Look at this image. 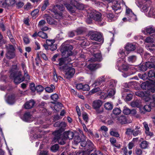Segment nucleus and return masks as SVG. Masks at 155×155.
Instances as JSON below:
<instances>
[{
	"instance_id": "nucleus-5",
	"label": "nucleus",
	"mask_w": 155,
	"mask_h": 155,
	"mask_svg": "<svg viewBox=\"0 0 155 155\" xmlns=\"http://www.w3.org/2000/svg\"><path fill=\"white\" fill-rule=\"evenodd\" d=\"M7 50L6 57L8 59H11L14 58L15 56V48L13 45H6Z\"/></svg>"
},
{
	"instance_id": "nucleus-26",
	"label": "nucleus",
	"mask_w": 155,
	"mask_h": 155,
	"mask_svg": "<svg viewBox=\"0 0 155 155\" xmlns=\"http://www.w3.org/2000/svg\"><path fill=\"white\" fill-rule=\"evenodd\" d=\"M15 98L14 95H9L6 99V101L8 104H13L15 101Z\"/></svg>"
},
{
	"instance_id": "nucleus-31",
	"label": "nucleus",
	"mask_w": 155,
	"mask_h": 155,
	"mask_svg": "<svg viewBox=\"0 0 155 155\" xmlns=\"http://www.w3.org/2000/svg\"><path fill=\"white\" fill-rule=\"evenodd\" d=\"M117 81L114 80H111L109 81V87L110 88L115 89Z\"/></svg>"
},
{
	"instance_id": "nucleus-43",
	"label": "nucleus",
	"mask_w": 155,
	"mask_h": 155,
	"mask_svg": "<svg viewBox=\"0 0 155 155\" xmlns=\"http://www.w3.org/2000/svg\"><path fill=\"white\" fill-rule=\"evenodd\" d=\"M59 148V146L58 144H55L53 145L51 147V150L53 152H56Z\"/></svg>"
},
{
	"instance_id": "nucleus-20",
	"label": "nucleus",
	"mask_w": 155,
	"mask_h": 155,
	"mask_svg": "<svg viewBox=\"0 0 155 155\" xmlns=\"http://www.w3.org/2000/svg\"><path fill=\"white\" fill-rule=\"evenodd\" d=\"M101 65L100 64H90L87 66V68L91 71H94L101 68Z\"/></svg>"
},
{
	"instance_id": "nucleus-64",
	"label": "nucleus",
	"mask_w": 155,
	"mask_h": 155,
	"mask_svg": "<svg viewBox=\"0 0 155 155\" xmlns=\"http://www.w3.org/2000/svg\"><path fill=\"white\" fill-rule=\"evenodd\" d=\"M134 146V143L133 141H131L130 142L128 145V147L129 149H131Z\"/></svg>"
},
{
	"instance_id": "nucleus-19",
	"label": "nucleus",
	"mask_w": 155,
	"mask_h": 155,
	"mask_svg": "<svg viewBox=\"0 0 155 155\" xmlns=\"http://www.w3.org/2000/svg\"><path fill=\"white\" fill-rule=\"evenodd\" d=\"M21 66L22 70L24 72V77L27 79H29L30 76L26 70V67L25 64L24 62L21 63Z\"/></svg>"
},
{
	"instance_id": "nucleus-8",
	"label": "nucleus",
	"mask_w": 155,
	"mask_h": 155,
	"mask_svg": "<svg viewBox=\"0 0 155 155\" xmlns=\"http://www.w3.org/2000/svg\"><path fill=\"white\" fill-rule=\"evenodd\" d=\"M101 14L98 12L93 11L89 14V16L92 18L95 21L98 22H101L102 21V18L101 17Z\"/></svg>"
},
{
	"instance_id": "nucleus-48",
	"label": "nucleus",
	"mask_w": 155,
	"mask_h": 155,
	"mask_svg": "<svg viewBox=\"0 0 155 155\" xmlns=\"http://www.w3.org/2000/svg\"><path fill=\"white\" fill-rule=\"evenodd\" d=\"M46 16L45 17H46V20L48 23L49 24H52L54 23L53 20L51 18L47 15H46Z\"/></svg>"
},
{
	"instance_id": "nucleus-38",
	"label": "nucleus",
	"mask_w": 155,
	"mask_h": 155,
	"mask_svg": "<svg viewBox=\"0 0 155 155\" xmlns=\"http://www.w3.org/2000/svg\"><path fill=\"white\" fill-rule=\"evenodd\" d=\"M121 111L120 109L117 107H116L113 110V113L115 115H118L121 113Z\"/></svg>"
},
{
	"instance_id": "nucleus-17",
	"label": "nucleus",
	"mask_w": 155,
	"mask_h": 155,
	"mask_svg": "<svg viewBox=\"0 0 155 155\" xmlns=\"http://www.w3.org/2000/svg\"><path fill=\"white\" fill-rule=\"evenodd\" d=\"M151 61H148L146 62L145 64L147 68H151L155 67L153 63H155V58L152 57L150 59Z\"/></svg>"
},
{
	"instance_id": "nucleus-36",
	"label": "nucleus",
	"mask_w": 155,
	"mask_h": 155,
	"mask_svg": "<svg viewBox=\"0 0 155 155\" xmlns=\"http://www.w3.org/2000/svg\"><path fill=\"white\" fill-rule=\"evenodd\" d=\"M104 107L107 110H111L113 108L112 104L108 102L105 103Z\"/></svg>"
},
{
	"instance_id": "nucleus-52",
	"label": "nucleus",
	"mask_w": 155,
	"mask_h": 155,
	"mask_svg": "<svg viewBox=\"0 0 155 155\" xmlns=\"http://www.w3.org/2000/svg\"><path fill=\"white\" fill-rule=\"evenodd\" d=\"M51 99L54 101H56L58 99V96L57 94H55L52 95L51 96Z\"/></svg>"
},
{
	"instance_id": "nucleus-45",
	"label": "nucleus",
	"mask_w": 155,
	"mask_h": 155,
	"mask_svg": "<svg viewBox=\"0 0 155 155\" xmlns=\"http://www.w3.org/2000/svg\"><path fill=\"white\" fill-rule=\"evenodd\" d=\"M108 93V96L111 97L114 95L115 93V89L110 88Z\"/></svg>"
},
{
	"instance_id": "nucleus-53",
	"label": "nucleus",
	"mask_w": 155,
	"mask_h": 155,
	"mask_svg": "<svg viewBox=\"0 0 155 155\" xmlns=\"http://www.w3.org/2000/svg\"><path fill=\"white\" fill-rule=\"evenodd\" d=\"M147 69V68L146 65L145 64L144 65H140L139 67V70L142 71H146Z\"/></svg>"
},
{
	"instance_id": "nucleus-62",
	"label": "nucleus",
	"mask_w": 155,
	"mask_h": 155,
	"mask_svg": "<svg viewBox=\"0 0 155 155\" xmlns=\"http://www.w3.org/2000/svg\"><path fill=\"white\" fill-rule=\"evenodd\" d=\"M24 5V3L21 2H18L16 4L17 8H21Z\"/></svg>"
},
{
	"instance_id": "nucleus-16",
	"label": "nucleus",
	"mask_w": 155,
	"mask_h": 155,
	"mask_svg": "<svg viewBox=\"0 0 155 155\" xmlns=\"http://www.w3.org/2000/svg\"><path fill=\"white\" fill-rule=\"evenodd\" d=\"M64 136V139L67 140L68 139L71 140L73 139L74 136V133L71 131H68L64 132L63 134Z\"/></svg>"
},
{
	"instance_id": "nucleus-46",
	"label": "nucleus",
	"mask_w": 155,
	"mask_h": 155,
	"mask_svg": "<svg viewBox=\"0 0 155 155\" xmlns=\"http://www.w3.org/2000/svg\"><path fill=\"white\" fill-rule=\"evenodd\" d=\"M136 60V57L135 55H131L128 57V60L129 62H133Z\"/></svg>"
},
{
	"instance_id": "nucleus-51",
	"label": "nucleus",
	"mask_w": 155,
	"mask_h": 155,
	"mask_svg": "<svg viewBox=\"0 0 155 155\" xmlns=\"http://www.w3.org/2000/svg\"><path fill=\"white\" fill-rule=\"evenodd\" d=\"M59 78H61V77L59 76L58 77V76L56 73L55 71H54L53 73V79L54 81L56 82L58 80V79Z\"/></svg>"
},
{
	"instance_id": "nucleus-50",
	"label": "nucleus",
	"mask_w": 155,
	"mask_h": 155,
	"mask_svg": "<svg viewBox=\"0 0 155 155\" xmlns=\"http://www.w3.org/2000/svg\"><path fill=\"white\" fill-rule=\"evenodd\" d=\"M131 105L133 107H138L139 105V101L138 100L134 101L131 103Z\"/></svg>"
},
{
	"instance_id": "nucleus-18",
	"label": "nucleus",
	"mask_w": 155,
	"mask_h": 155,
	"mask_svg": "<svg viewBox=\"0 0 155 155\" xmlns=\"http://www.w3.org/2000/svg\"><path fill=\"white\" fill-rule=\"evenodd\" d=\"M31 118L32 116L30 114V113L26 112L24 114L22 119L25 121L29 122L32 121Z\"/></svg>"
},
{
	"instance_id": "nucleus-55",
	"label": "nucleus",
	"mask_w": 155,
	"mask_h": 155,
	"mask_svg": "<svg viewBox=\"0 0 155 155\" xmlns=\"http://www.w3.org/2000/svg\"><path fill=\"white\" fill-rule=\"evenodd\" d=\"M83 118L84 120L85 121L86 123H87L88 122V117L87 114L84 113L82 115Z\"/></svg>"
},
{
	"instance_id": "nucleus-14",
	"label": "nucleus",
	"mask_w": 155,
	"mask_h": 155,
	"mask_svg": "<svg viewBox=\"0 0 155 155\" xmlns=\"http://www.w3.org/2000/svg\"><path fill=\"white\" fill-rule=\"evenodd\" d=\"M58 61H59V63L58 65L59 66H61L64 64H66L68 63L71 61V59L69 57H66L59 58Z\"/></svg>"
},
{
	"instance_id": "nucleus-59",
	"label": "nucleus",
	"mask_w": 155,
	"mask_h": 155,
	"mask_svg": "<svg viewBox=\"0 0 155 155\" xmlns=\"http://www.w3.org/2000/svg\"><path fill=\"white\" fill-rule=\"evenodd\" d=\"M132 97L133 95L132 94H127L126 97V99L127 101H130L132 99Z\"/></svg>"
},
{
	"instance_id": "nucleus-15",
	"label": "nucleus",
	"mask_w": 155,
	"mask_h": 155,
	"mask_svg": "<svg viewBox=\"0 0 155 155\" xmlns=\"http://www.w3.org/2000/svg\"><path fill=\"white\" fill-rule=\"evenodd\" d=\"M102 60V56L100 52H99L94 54L93 57L91 59V61L92 62L96 61H100Z\"/></svg>"
},
{
	"instance_id": "nucleus-60",
	"label": "nucleus",
	"mask_w": 155,
	"mask_h": 155,
	"mask_svg": "<svg viewBox=\"0 0 155 155\" xmlns=\"http://www.w3.org/2000/svg\"><path fill=\"white\" fill-rule=\"evenodd\" d=\"M83 87L82 88V90L84 91H88L90 89L89 86L87 84L84 85L83 84Z\"/></svg>"
},
{
	"instance_id": "nucleus-3",
	"label": "nucleus",
	"mask_w": 155,
	"mask_h": 155,
	"mask_svg": "<svg viewBox=\"0 0 155 155\" xmlns=\"http://www.w3.org/2000/svg\"><path fill=\"white\" fill-rule=\"evenodd\" d=\"M61 131L60 130H58L53 132L52 134L55 136L54 140L55 142L57 141L61 145H64L65 143L66 139H64V136H62L61 137Z\"/></svg>"
},
{
	"instance_id": "nucleus-49",
	"label": "nucleus",
	"mask_w": 155,
	"mask_h": 155,
	"mask_svg": "<svg viewBox=\"0 0 155 155\" xmlns=\"http://www.w3.org/2000/svg\"><path fill=\"white\" fill-rule=\"evenodd\" d=\"M44 89V87L41 85H38L36 87V91L37 92H41Z\"/></svg>"
},
{
	"instance_id": "nucleus-34",
	"label": "nucleus",
	"mask_w": 155,
	"mask_h": 155,
	"mask_svg": "<svg viewBox=\"0 0 155 155\" xmlns=\"http://www.w3.org/2000/svg\"><path fill=\"white\" fill-rule=\"evenodd\" d=\"M128 20L130 21H136L137 20L136 16L133 13L130 15V17H127Z\"/></svg>"
},
{
	"instance_id": "nucleus-56",
	"label": "nucleus",
	"mask_w": 155,
	"mask_h": 155,
	"mask_svg": "<svg viewBox=\"0 0 155 155\" xmlns=\"http://www.w3.org/2000/svg\"><path fill=\"white\" fill-rule=\"evenodd\" d=\"M39 12V10L38 9H36L33 11L31 13L32 16H36Z\"/></svg>"
},
{
	"instance_id": "nucleus-40",
	"label": "nucleus",
	"mask_w": 155,
	"mask_h": 155,
	"mask_svg": "<svg viewBox=\"0 0 155 155\" xmlns=\"http://www.w3.org/2000/svg\"><path fill=\"white\" fill-rule=\"evenodd\" d=\"M67 125L66 123L64 122H60V129L59 130H60L62 132L64 130L65 127H66Z\"/></svg>"
},
{
	"instance_id": "nucleus-47",
	"label": "nucleus",
	"mask_w": 155,
	"mask_h": 155,
	"mask_svg": "<svg viewBox=\"0 0 155 155\" xmlns=\"http://www.w3.org/2000/svg\"><path fill=\"white\" fill-rule=\"evenodd\" d=\"M49 5V3L48 1L47 0L45 1L44 2V4L41 7V10H45Z\"/></svg>"
},
{
	"instance_id": "nucleus-39",
	"label": "nucleus",
	"mask_w": 155,
	"mask_h": 155,
	"mask_svg": "<svg viewBox=\"0 0 155 155\" xmlns=\"http://www.w3.org/2000/svg\"><path fill=\"white\" fill-rule=\"evenodd\" d=\"M64 5L69 11L71 12L72 13H74L75 12L74 9L70 4L66 3L64 4Z\"/></svg>"
},
{
	"instance_id": "nucleus-9",
	"label": "nucleus",
	"mask_w": 155,
	"mask_h": 155,
	"mask_svg": "<svg viewBox=\"0 0 155 155\" xmlns=\"http://www.w3.org/2000/svg\"><path fill=\"white\" fill-rule=\"evenodd\" d=\"M102 101L99 100H96L94 101L92 104L93 107L96 110L97 112L99 114L103 112V110H99V108L102 105Z\"/></svg>"
},
{
	"instance_id": "nucleus-44",
	"label": "nucleus",
	"mask_w": 155,
	"mask_h": 155,
	"mask_svg": "<svg viewBox=\"0 0 155 155\" xmlns=\"http://www.w3.org/2000/svg\"><path fill=\"white\" fill-rule=\"evenodd\" d=\"M123 112L125 114L128 115L130 113L131 111L127 107L125 106L124 107Z\"/></svg>"
},
{
	"instance_id": "nucleus-25",
	"label": "nucleus",
	"mask_w": 155,
	"mask_h": 155,
	"mask_svg": "<svg viewBox=\"0 0 155 155\" xmlns=\"http://www.w3.org/2000/svg\"><path fill=\"white\" fill-rule=\"evenodd\" d=\"M144 128L145 129V134L147 135L152 136H153V134L152 133H151L149 131V128L148 126V125L147 123L144 122L143 123Z\"/></svg>"
},
{
	"instance_id": "nucleus-1",
	"label": "nucleus",
	"mask_w": 155,
	"mask_h": 155,
	"mask_svg": "<svg viewBox=\"0 0 155 155\" xmlns=\"http://www.w3.org/2000/svg\"><path fill=\"white\" fill-rule=\"evenodd\" d=\"M11 78L14 79V82L16 84H18L24 81L25 78L21 76V72L19 71L12 72L10 76Z\"/></svg>"
},
{
	"instance_id": "nucleus-13",
	"label": "nucleus",
	"mask_w": 155,
	"mask_h": 155,
	"mask_svg": "<svg viewBox=\"0 0 155 155\" xmlns=\"http://www.w3.org/2000/svg\"><path fill=\"white\" fill-rule=\"evenodd\" d=\"M104 13V15L107 18L109 21H112L115 20V16L110 11L107 10Z\"/></svg>"
},
{
	"instance_id": "nucleus-54",
	"label": "nucleus",
	"mask_w": 155,
	"mask_h": 155,
	"mask_svg": "<svg viewBox=\"0 0 155 155\" xmlns=\"http://www.w3.org/2000/svg\"><path fill=\"white\" fill-rule=\"evenodd\" d=\"M135 94L138 96L143 97L145 96V94L144 92L142 91H138L135 92Z\"/></svg>"
},
{
	"instance_id": "nucleus-32",
	"label": "nucleus",
	"mask_w": 155,
	"mask_h": 155,
	"mask_svg": "<svg viewBox=\"0 0 155 155\" xmlns=\"http://www.w3.org/2000/svg\"><path fill=\"white\" fill-rule=\"evenodd\" d=\"M139 128L138 126H136L135 130H133V135L134 136H136L141 134V131L139 129Z\"/></svg>"
},
{
	"instance_id": "nucleus-29",
	"label": "nucleus",
	"mask_w": 155,
	"mask_h": 155,
	"mask_svg": "<svg viewBox=\"0 0 155 155\" xmlns=\"http://www.w3.org/2000/svg\"><path fill=\"white\" fill-rule=\"evenodd\" d=\"M15 3V0H5L4 3L2 5L5 7L12 5Z\"/></svg>"
},
{
	"instance_id": "nucleus-24",
	"label": "nucleus",
	"mask_w": 155,
	"mask_h": 155,
	"mask_svg": "<svg viewBox=\"0 0 155 155\" xmlns=\"http://www.w3.org/2000/svg\"><path fill=\"white\" fill-rule=\"evenodd\" d=\"M148 75L150 80L153 82L155 81V72L154 70H150L148 73Z\"/></svg>"
},
{
	"instance_id": "nucleus-37",
	"label": "nucleus",
	"mask_w": 155,
	"mask_h": 155,
	"mask_svg": "<svg viewBox=\"0 0 155 155\" xmlns=\"http://www.w3.org/2000/svg\"><path fill=\"white\" fill-rule=\"evenodd\" d=\"M148 143L146 141H143L140 143V147L143 149L147 148L148 146Z\"/></svg>"
},
{
	"instance_id": "nucleus-42",
	"label": "nucleus",
	"mask_w": 155,
	"mask_h": 155,
	"mask_svg": "<svg viewBox=\"0 0 155 155\" xmlns=\"http://www.w3.org/2000/svg\"><path fill=\"white\" fill-rule=\"evenodd\" d=\"M155 35H153L152 37L153 38H151L150 37H147L145 40V42L147 43H153L154 41V38Z\"/></svg>"
},
{
	"instance_id": "nucleus-61",
	"label": "nucleus",
	"mask_w": 155,
	"mask_h": 155,
	"mask_svg": "<svg viewBox=\"0 0 155 155\" xmlns=\"http://www.w3.org/2000/svg\"><path fill=\"white\" fill-rule=\"evenodd\" d=\"M56 7L61 11H63L64 9V7L62 5H56Z\"/></svg>"
},
{
	"instance_id": "nucleus-23",
	"label": "nucleus",
	"mask_w": 155,
	"mask_h": 155,
	"mask_svg": "<svg viewBox=\"0 0 155 155\" xmlns=\"http://www.w3.org/2000/svg\"><path fill=\"white\" fill-rule=\"evenodd\" d=\"M35 104L34 101L32 100L27 101L25 105V107L26 109H29L32 108Z\"/></svg>"
},
{
	"instance_id": "nucleus-63",
	"label": "nucleus",
	"mask_w": 155,
	"mask_h": 155,
	"mask_svg": "<svg viewBox=\"0 0 155 155\" xmlns=\"http://www.w3.org/2000/svg\"><path fill=\"white\" fill-rule=\"evenodd\" d=\"M155 45L153 44L152 45L151 48H150V46H148L147 47V49L149 50L150 52L153 53H154L155 51V49L152 48Z\"/></svg>"
},
{
	"instance_id": "nucleus-11",
	"label": "nucleus",
	"mask_w": 155,
	"mask_h": 155,
	"mask_svg": "<svg viewBox=\"0 0 155 155\" xmlns=\"http://www.w3.org/2000/svg\"><path fill=\"white\" fill-rule=\"evenodd\" d=\"M142 31L145 35L150 34L154 33L155 28L153 26H148L142 29Z\"/></svg>"
},
{
	"instance_id": "nucleus-41",
	"label": "nucleus",
	"mask_w": 155,
	"mask_h": 155,
	"mask_svg": "<svg viewBox=\"0 0 155 155\" xmlns=\"http://www.w3.org/2000/svg\"><path fill=\"white\" fill-rule=\"evenodd\" d=\"M110 134L111 135L117 137H119L120 136L118 132L114 131L112 129H110Z\"/></svg>"
},
{
	"instance_id": "nucleus-2",
	"label": "nucleus",
	"mask_w": 155,
	"mask_h": 155,
	"mask_svg": "<svg viewBox=\"0 0 155 155\" xmlns=\"http://www.w3.org/2000/svg\"><path fill=\"white\" fill-rule=\"evenodd\" d=\"M73 49L72 46L69 44L65 45L64 43L62 44L61 48V51L63 56L67 57L72 55V52L71 50Z\"/></svg>"
},
{
	"instance_id": "nucleus-57",
	"label": "nucleus",
	"mask_w": 155,
	"mask_h": 155,
	"mask_svg": "<svg viewBox=\"0 0 155 155\" xmlns=\"http://www.w3.org/2000/svg\"><path fill=\"white\" fill-rule=\"evenodd\" d=\"M149 14L150 16L155 15V9L153 8H151L149 12Z\"/></svg>"
},
{
	"instance_id": "nucleus-7",
	"label": "nucleus",
	"mask_w": 155,
	"mask_h": 155,
	"mask_svg": "<svg viewBox=\"0 0 155 155\" xmlns=\"http://www.w3.org/2000/svg\"><path fill=\"white\" fill-rule=\"evenodd\" d=\"M90 36L91 40L102 43L104 41L102 35L99 32H91Z\"/></svg>"
},
{
	"instance_id": "nucleus-33",
	"label": "nucleus",
	"mask_w": 155,
	"mask_h": 155,
	"mask_svg": "<svg viewBox=\"0 0 155 155\" xmlns=\"http://www.w3.org/2000/svg\"><path fill=\"white\" fill-rule=\"evenodd\" d=\"M70 3L71 5L76 7L82 5L79 3V0H71Z\"/></svg>"
},
{
	"instance_id": "nucleus-21",
	"label": "nucleus",
	"mask_w": 155,
	"mask_h": 155,
	"mask_svg": "<svg viewBox=\"0 0 155 155\" xmlns=\"http://www.w3.org/2000/svg\"><path fill=\"white\" fill-rule=\"evenodd\" d=\"M117 120L118 122L121 124H125L127 123V119L126 117L124 115L117 117Z\"/></svg>"
},
{
	"instance_id": "nucleus-27",
	"label": "nucleus",
	"mask_w": 155,
	"mask_h": 155,
	"mask_svg": "<svg viewBox=\"0 0 155 155\" xmlns=\"http://www.w3.org/2000/svg\"><path fill=\"white\" fill-rule=\"evenodd\" d=\"M105 80L104 78V76H103L98 78L96 81L95 84V86H99L103 82H105Z\"/></svg>"
},
{
	"instance_id": "nucleus-22",
	"label": "nucleus",
	"mask_w": 155,
	"mask_h": 155,
	"mask_svg": "<svg viewBox=\"0 0 155 155\" xmlns=\"http://www.w3.org/2000/svg\"><path fill=\"white\" fill-rule=\"evenodd\" d=\"M125 49L127 51H133L136 49V46L135 45L132 43H127L125 46Z\"/></svg>"
},
{
	"instance_id": "nucleus-30",
	"label": "nucleus",
	"mask_w": 155,
	"mask_h": 155,
	"mask_svg": "<svg viewBox=\"0 0 155 155\" xmlns=\"http://www.w3.org/2000/svg\"><path fill=\"white\" fill-rule=\"evenodd\" d=\"M112 7L114 10L116 11V10L120 9V5L117 1H114Z\"/></svg>"
},
{
	"instance_id": "nucleus-58",
	"label": "nucleus",
	"mask_w": 155,
	"mask_h": 155,
	"mask_svg": "<svg viewBox=\"0 0 155 155\" xmlns=\"http://www.w3.org/2000/svg\"><path fill=\"white\" fill-rule=\"evenodd\" d=\"M135 152L137 155H142V151L140 148H136Z\"/></svg>"
},
{
	"instance_id": "nucleus-4",
	"label": "nucleus",
	"mask_w": 155,
	"mask_h": 155,
	"mask_svg": "<svg viewBox=\"0 0 155 155\" xmlns=\"http://www.w3.org/2000/svg\"><path fill=\"white\" fill-rule=\"evenodd\" d=\"M117 67L118 69L120 71L122 70L127 71L129 67L126 61L122 58L118 59L117 63Z\"/></svg>"
},
{
	"instance_id": "nucleus-35",
	"label": "nucleus",
	"mask_w": 155,
	"mask_h": 155,
	"mask_svg": "<svg viewBox=\"0 0 155 155\" xmlns=\"http://www.w3.org/2000/svg\"><path fill=\"white\" fill-rule=\"evenodd\" d=\"M38 36L44 39H46L48 37L47 34L42 31L38 32Z\"/></svg>"
},
{
	"instance_id": "nucleus-6",
	"label": "nucleus",
	"mask_w": 155,
	"mask_h": 155,
	"mask_svg": "<svg viewBox=\"0 0 155 155\" xmlns=\"http://www.w3.org/2000/svg\"><path fill=\"white\" fill-rule=\"evenodd\" d=\"M81 145L85 149L88 151V152L92 151L94 148V145L92 143L90 140H83L81 141Z\"/></svg>"
},
{
	"instance_id": "nucleus-10",
	"label": "nucleus",
	"mask_w": 155,
	"mask_h": 155,
	"mask_svg": "<svg viewBox=\"0 0 155 155\" xmlns=\"http://www.w3.org/2000/svg\"><path fill=\"white\" fill-rule=\"evenodd\" d=\"M65 72L64 77L68 80L73 77L75 73V70L74 68L69 67L66 69Z\"/></svg>"
},
{
	"instance_id": "nucleus-28",
	"label": "nucleus",
	"mask_w": 155,
	"mask_h": 155,
	"mask_svg": "<svg viewBox=\"0 0 155 155\" xmlns=\"http://www.w3.org/2000/svg\"><path fill=\"white\" fill-rule=\"evenodd\" d=\"M151 109L150 105V104L145 105L141 109V113L144 114L146 112H150V111Z\"/></svg>"
},
{
	"instance_id": "nucleus-12",
	"label": "nucleus",
	"mask_w": 155,
	"mask_h": 155,
	"mask_svg": "<svg viewBox=\"0 0 155 155\" xmlns=\"http://www.w3.org/2000/svg\"><path fill=\"white\" fill-rule=\"evenodd\" d=\"M54 39H47L46 43L50 47L49 49L51 51H54L57 48V45L54 44L55 42Z\"/></svg>"
}]
</instances>
